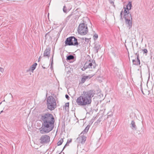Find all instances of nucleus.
Here are the masks:
<instances>
[{
    "label": "nucleus",
    "instance_id": "f257e3e1",
    "mask_svg": "<svg viewBox=\"0 0 154 154\" xmlns=\"http://www.w3.org/2000/svg\"><path fill=\"white\" fill-rule=\"evenodd\" d=\"M41 119L42 122V126L39 129L41 134L48 133L53 129L55 120L52 114L49 113L44 114L41 116Z\"/></svg>",
    "mask_w": 154,
    "mask_h": 154
},
{
    "label": "nucleus",
    "instance_id": "f03ea898",
    "mask_svg": "<svg viewBox=\"0 0 154 154\" xmlns=\"http://www.w3.org/2000/svg\"><path fill=\"white\" fill-rule=\"evenodd\" d=\"M95 91L90 90L88 91H84L81 95L78 97L76 100L77 104L79 106H86L91 104V98L94 97Z\"/></svg>",
    "mask_w": 154,
    "mask_h": 154
},
{
    "label": "nucleus",
    "instance_id": "7ed1b4c3",
    "mask_svg": "<svg viewBox=\"0 0 154 154\" xmlns=\"http://www.w3.org/2000/svg\"><path fill=\"white\" fill-rule=\"evenodd\" d=\"M48 108L50 110H53L56 107V103L55 98L52 96H49L47 99Z\"/></svg>",
    "mask_w": 154,
    "mask_h": 154
},
{
    "label": "nucleus",
    "instance_id": "20e7f679",
    "mask_svg": "<svg viewBox=\"0 0 154 154\" xmlns=\"http://www.w3.org/2000/svg\"><path fill=\"white\" fill-rule=\"evenodd\" d=\"M66 45H74L77 46L79 43L77 39L74 37L71 36L67 38L65 42Z\"/></svg>",
    "mask_w": 154,
    "mask_h": 154
},
{
    "label": "nucleus",
    "instance_id": "39448f33",
    "mask_svg": "<svg viewBox=\"0 0 154 154\" xmlns=\"http://www.w3.org/2000/svg\"><path fill=\"white\" fill-rule=\"evenodd\" d=\"M78 33L82 35L86 34L88 32L87 25L84 23L80 24L78 27Z\"/></svg>",
    "mask_w": 154,
    "mask_h": 154
},
{
    "label": "nucleus",
    "instance_id": "423d86ee",
    "mask_svg": "<svg viewBox=\"0 0 154 154\" xmlns=\"http://www.w3.org/2000/svg\"><path fill=\"white\" fill-rule=\"evenodd\" d=\"M124 18L125 20V23L130 29L132 26V17L131 14H124Z\"/></svg>",
    "mask_w": 154,
    "mask_h": 154
},
{
    "label": "nucleus",
    "instance_id": "0eeeda50",
    "mask_svg": "<svg viewBox=\"0 0 154 154\" xmlns=\"http://www.w3.org/2000/svg\"><path fill=\"white\" fill-rule=\"evenodd\" d=\"M39 140L41 144L47 143L50 141V137L48 135H42Z\"/></svg>",
    "mask_w": 154,
    "mask_h": 154
},
{
    "label": "nucleus",
    "instance_id": "6e6552de",
    "mask_svg": "<svg viewBox=\"0 0 154 154\" xmlns=\"http://www.w3.org/2000/svg\"><path fill=\"white\" fill-rule=\"evenodd\" d=\"M132 6V3L131 2H129L126 5V7H124L123 8L124 9V14H130L129 10L131 9Z\"/></svg>",
    "mask_w": 154,
    "mask_h": 154
},
{
    "label": "nucleus",
    "instance_id": "1a4fd4ad",
    "mask_svg": "<svg viewBox=\"0 0 154 154\" xmlns=\"http://www.w3.org/2000/svg\"><path fill=\"white\" fill-rule=\"evenodd\" d=\"M86 140V137L85 135L82 134L77 138L76 140L79 143L83 144L85 143Z\"/></svg>",
    "mask_w": 154,
    "mask_h": 154
},
{
    "label": "nucleus",
    "instance_id": "9d476101",
    "mask_svg": "<svg viewBox=\"0 0 154 154\" xmlns=\"http://www.w3.org/2000/svg\"><path fill=\"white\" fill-rule=\"evenodd\" d=\"M95 61L93 60L91 62V61L89 60L87 62H86L85 64L87 66V67L88 68H92V66H93L94 68L95 66Z\"/></svg>",
    "mask_w": 154,
    "mask_h": 154
},
{
    "label": "nucleus",
    "instance_id": "9b49d317",
    "mask_svg": "<svg viewBox=\"0 0 154 154\" xmlns=\"http://www.w3.org/2000/svg\"><path fill=\"white\" fill-rule=\"evenodd\" d=\"M50 51L51 49L50 48H47L44 51V57H50Z\"/></svg>",
    "mask_w": 154,
    "mask_h": 154
},
{
    "label": "nucleus",
    "instance_id": "f8f14e48",
    "mask_svg": "<svg viewBox=\"0 0 154 154\" xmlns=\"http://www.w3.org/2000/svg\"><path fill=\"white\" fill-rule=\"evenodd\" d=\"M93 75L91 76L90 75L88 76H84L81 79V82L82 83H84L85 81L90 79Z\"/></svg>",
    "mask_w": 154,
    "mask_h": 154
},
{
    "label": "nucleus",
    "instance_id": "ddd939ff",
    "mask_svg": "<svg viewBox=\"0 0 154 154\" xmlns=\"http://www.w3.org/2000/svg\"><path fill=\"white\" fill-rule=\"evenodd\" d=\"M101 48V46L99 44H96L94 46V51L95 53H97L99 50Z\"/></svg>",
    "mask_w": 154,
    "mask_h": 154
},
{
    "label": "nucleus",
    "instance_id": "4468645a",
    "mask_svg": "<svg viewBox=\"0 0 154 154\" xmlns=\"http://www.w3.org/2000/svg\"><path fill=\"white\" fill-rule=\"evenodd\" d=\"M90 127V125H88L85 128V129L81 132L80 135H84L85 134H86L88 132Z\"/></svg>",
    "mask_w": 154,
    "mask_h": 154
},
{
    "label": "nucleus",
    "instance_id": "2eb2a0df",
    "mask_svg": "<svg viewBox=\"0 0 154 154\" xmlns=\"http://www.w3.org/2000/svg\"><path fill=\"white\" fill-rule=\"evenodd\" d=\"M137 62L136 63H134V62L136 61V60H132L133 64L136 65H140V61L139 58V54H137Z\"/></svg>",
    "mask_w": 154,
    "mask_h": 154
},
{
    "label": "nucleus",
    "instance_id": "dca6fc26",
    "mask_svg": "<svg viewBox=\"0 0 154 154\" xmlns=\"http://www.w3.org/2000/svg\"><path fill=\"white\" fill-rule=\"evenodd\" d=\"M131 128L133 129H136V126L135 125V123L134 121H132L131 123Z\"/></svg>",
    "mask_w": 154,
    "mask_h": 154
},
{
    "label": "nucleus",
    "instance_id": "f3484780",
    "mask_svg": "<svg viewBox=\"0 0 154 154\" xmlns=\"http://www.w3.org/2000/svg\"><path fill=\"white\" fill-rule=\"evenodd\" d=\"M37 65V64L36 63H34L31 66L30 69L33 71L35 69Z\"/></svg>",
    "mask_w": 154,
    "mask_h": 154
},
{
    "label": "nucleus",
    "instance_id": "a211bd4d",
    "mask_svg": "<svg viewBox=\"0 0 154 154\" xmlns=\"http://www.w3.org/2000/svg\"><path fill=\"white\" fill-rule=\"evenodd\" d=\"M74 58V57L72 55H69L67 57V59H66L68 60H72Z\"/></svg>",
    "mask_w": 154,
    "mask_h": 154
},
{
    "label": "nucleus",
    "instance_id": "6ab92c4d",
    "mask_svg": "<svg viewBox=\"0 0 154 154\" xmlns=\"http://www.w3.org/2000/svg\"><path fill=\"white\" fill-rule=\"evenodd\" d=\"M74 17V14H70L68 16L66 19V22L69 21L70 19L72 17Z\"/></svg>",
    "mask_w": 154,
    "mask_h": 154
},
{
    "label": "nucleus",
    "instance_id": "aec40b11",
    "mask_svg": "<svg viewBox=\"0 0 154 154\" xmlns=\"http://www.w3.org/2000/svg\"><path fill=\"white\" fill-rule=\"evenodd\" d=\"M72 139H70L69 140H68L67 141V142L66 143V144H65V146H64L63 148V149H64V148H65V147L66 146H68L69 145V144L71 143V142H72Z\"/></svg>",
    "mask_w": 154,
    "mask_h": 154
},
{
    "label": "nucleus",
    "instance_id": "412c9836",
    "mask_svg": "<svg viewBox=\"0 0 154 154\" xmlns=\"http://www.w3.org/2000/svg\"><path fill=\"white\" fill-rule=\"evenodd\" d=\"M63 141V139L61 138L60 140L57 143V145L58 146L60 145L62 143Z\"/></svg>",
    "mask_w": 154,
    "mask_h": 154
},
{
    "label": "nucleus",
    "instance_id": "4be33fe9",
    "mask_svg": "<svg viewBox=\"0 0 154 154\" xmlns=\"http://www.w3.org/2000/svg\"><path fill=\"white\" fill-rule=\"evenodd\" d=\"M63 11L64 13H66L67 12V10L66 9V7L65 5L63 6Z\"/></svg>",
    "mask_w": 154,
    "mask_h": 154
},
{
    "label": "nucleus",
    "instance_id": "5701e85b",
    "mask_svg": "<svg viewBox=\"0 0 154 154\" xmlns=\"http://www.w3.org/2000/svg\"><path fill=\"white\" fill-rule=\"evenodd\" d=\"M69 108V103H66L65 105V108L66 109H68Z\"/></svg>",
    "mask_w": 154,
    "mask_h": 154
},
{
    "label": "nucleus",
    "instance_id": "b1692460",
    "mask_svg": "<svg viewBox=\"0 0 154 154\" xmlns=\"http://www.w3.org/2000/svg\"><path fill=\"white\" fill-rule=\"evenodd\" d=\"M87 66L85 64L84 67L82 68V71H85V69H86L87 68H88L87 67Z\"/></svg>",
    "mask_w": 154,
    "mask_h": 154
},
{
    "label": "nucleus",
    "instance_id": "393cba45",
    "mask_svg": "<svg viewBox=\"0 0 154 154\" xmlns=\"http://www.w3.org/2000/svg\"><path fill=\"white\" fill-rule=\"evenodd\" d=\"M87 66L85 64L84 67L82 68V71H85V69H86L87 68H88L87 67Z\"/></svg>",
    "mask_w": 154,
    "mask_h": 154
},
{
    "label": "nucleus",
    "instance_id": "a878e982",
    "mask_svg": "<svg viewBox=\"0 0 154 154\" xmlns=\"http://www.w3.org/2000/svg\"><path fill=\"white\" fill-rule=\"evenodd\" d=\"M142 51L143 52V54L145 53L146 54L148 52L147 50L146 49H144L142 50Z\"/></svg>",
    "mask_w": 154,
    "mask_h": 154
},
{
    "label": "nucleus",
    "instance_id": "bb28decb",
    "mask_svg": "<svg viewBox=\"0 0 154 154\" xmlns=\"http://www.w3.org/2000/svg\"><path fill=\"white\" fill-rule=\"evenodd\" d=\"M98 35L97 34H95L93 36V38L94 40L98 38Z\"/></svg>",
    "mask_w": 154,
    "mask_h": 154
},
{
    "label": "nucleus",
    "instance_id": "cd10ccee",
    "mask_svg": "<svg viewBox=\"0 0 154 154\" xmlns=\"http://www.w3.org/2000/svg\"><path fill=\"white\" fill-rule=\"evenodd\" d=\"M109 2L111 4H112L114 7H115V5L114 4V0H109Z\"/></svg>",
    "mask_w": 154,
    "mask_h": 154
},
{
    "label": "nucleus",
    "instance_id": "c85d7f7f",
    "mask_svg": "<svg viewBox=\"0 0 154 154\" xmlns=\"http://www.w3.org/2000/svg\"><path fill=\"white\" fill-rule=\"evenodd\" d=\"M122 13H123V11H121V13H120V17H121V18L122 19Z\"/></svg>",
    "mask_w": 154,
    "mask_h": 154
},
{
    "label": "nucleus",
    "instance_id": "c756f323",
    "mask_svg": "<svg viewBox=\"0 0 154 154\" xmlns=\"http://www.w3.org/2000/svg\"><path fill=\"white\" fill-rule=\"evenodd\" d=\"M65 97L68 100H69V96L67 94L65 95Z\"/></svg>",
    "mask_w": 154,
    "mask_h": 154
},
{
    "label": "nucleus",
    "instance_id": "7c9ffc66",
    "mask_svg": "<svg viewBox=\"0 0 154 154\" xmlns=\"http://www.w3.org/2000/svg\"><path fill=\"white\" fill-rule=\"evenodd\" d=\"M10 94V95H11V98H13V97L12 95L11 94V93H10V94Z\"/></svg>",
    "mask_w": 154,
    "mask_h": 154
},
{
    "label": "nucleus",
    "instance_id": "2f4dec72",
    "mask_svg": "<svg viewBox=\"0 0 154 154\" xmlns=\"http://www.w3.org/2000/svg\"><path fill=\"white\" fill-rule=\"evenodd\" d=\"M40 57H40L38 58V61H39L40 60Z\"/></svg>",
    "mask_w": 154,
    "mask_h": 154
},
{
    "label": "nucleus",
    "instance_id": "473e14b6",
    "mask_svg": "<svg viewBox=\"0 0 154 154\" xmlns=\"http://www.w3.org/2000/svg\"><path fill=\"white\" fill-rule=\"evenodd\" d=\"M3 69L2 68L0 67V71L2 72V70Z\"/></svg>",
    "mask_w": 154,
    "mask_h": 154
},
{
    "label": "nucleus",
    "instance_id": "72a5a7b5",
    "mask_svg": "<svg viewBox=\"0 0 154 154\" xmlns=\"http://www.w3.org/2000/svg\"><path fill=\"white\" fill-rule=\"evenodd\" d=\"M141 91H142V92L143 94H144V95L145 94V93H144V92H143V91L142 89V90H141Z\"/></svg>",
    "mask_w": 154,
    "mask_h": 154
},
{
    "label": "nucleus",
    "instance_id": "f704fd0d",
    "mask_svg": "<svg viewBox=\"0 0 154 154\" xmlns=\"http://www.w3.org/2000/svg\"><path fill=\"white\" fill-rule=\"evenodd\" d=\"M138 54V53H136L135 54L137 55V54Z\"/></svg>",
    "mask_w": 154,
    "mask_h": 154
},
{
    "label": "nucleus",
    "instance_id": "c9c22d12",
    "mask_svg": "<svg viewBox=\"0 0 154 154\" xmlns=\"http://www.w3.org/2000/svg\"><path fill=\"white\" fill-rule=\"evenodd\" d=\"M136 62H137V61H136H136H135V62H134V63H136Z\"/></svg>",
    "mask_w": 154,
    "mask_h": 154
}]
</instances>
